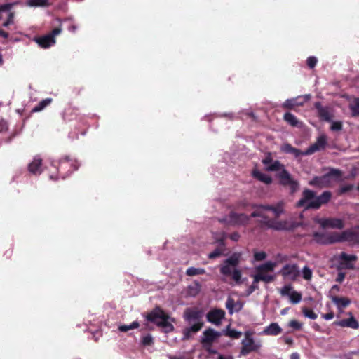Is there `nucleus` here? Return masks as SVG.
<instances>
[{
    "instance_id": "4d7b16f0",
    "label": "nucleus",
    "mask_w": 359,
    "mask_h": 359,
    "mask_svg": "<svg viewBox=\"0 0 359 359\" xmlns=\"http://www.w3.org/2000/svg\"><path fill=\"white\" fill-rule=\"evenodd\" d=\"M11 4H6L0 6V19L1 18V13L3 11H9L12 8Z\"/></svg>"
},
{
    "instance_id": "f03ea898",
    "label": "nucleus",
    "mask_w": 359,
    "mask_h": 359,
    "mask_svg": "<svg viewBox=\"0 0 359 359\" xmlns=\"http://www.w3.org/2000/svg\"><path fill=\"white\" fill-rule=\"evenodd\" d=\"M203 316V311L202 309L197 307L186 309L184 313L185 320L189 324L194 323L183 330L184 339H189L191 337V333H196L201 330L204 325V323L202 321Z\"/></svg>"
},
{
    "instance_id": "0e129e2a",
    "label": "nucleus",
    "mask_w": 359,
    "mask_h": 359,
    "mask_svg": "<svg viewBox=\"0 0 359 359\" xmlns=\"http://www.w3.org/2000/svg\"><path fill=\"white\" fill-rule=\"evenodd\" d=\"M345 275L343 273H339L337 277L336 278V281L338 283H341L344 279Z\"/></svg>"
},
{
    "instance_id": "9b49d317",
    "label": "nucleus",
    "mask_w": 359,
    "mask_h": 359,
    "mask_svg": "<svg viewBox=\"0 0 359 359\" xmlns=\"http://www.w3.org/2000/svg\"><path fill=\"white\" fill-rule=\"evenodd\" d=\"M313 237L317 243L321 245H330L337 243V232L330 233L314 232Z\"/></svg>"
},
{
    "instance_id": "a19ab883",
    "label": "nucleus",
    "mask_w": 359,
    "mask_h": 359,
    "mask_svg": "<svg viewBox=\"0 0 359 359\" xmlns=\"http://www.w3.org/2000/svg\"><path fill=\"white\" fill-rule=\"evenodd\" d=\"M350 109L353 116H359V98H355L350 104Z\"/></svg>"
},
{
    "instance_id": "774afa93",
    "label": "nucleus",
    "mask_w": 359,
    "mask_h": 359,
    "mask_svg": "<svg viewBox=\"0 0 359 359\" xmlns=\"http://www.w3.org/2000/svg\"><path fill=\"white\" fill-rule=\"evenodd\" d=\"M299 354L297 353H293L290 355V359H299Z\"/></svg>"
},
{
    "instance_id": "f704fd0d",
    "label": "nucleus",
    "mask_w": 359,
    "mask_h": 359,
    "mask_svg": "<svg viewBox=\"0 0 359 359\" xmlns=\"http://www.w3.org/2000/svg\"><path fill=\"white\" fill-rule=\"evenodd\" d=\"M201 288V284L196 281L193 285L188 287V293L189 295L195 297L200 292Z\"/></svg>"
},
{
    "instance_id": "8fccbe9b",
    "label": "nucleus",
    "mask_w": 359,
    "mask_h": 359,
    "mask_svg": "<svg viewBox=\"0 0 359 359\" xmlns=\"http://www.w3.org/2000/svg\"><path fill=\"white\" fill-rule=\"evenodd\" d=\"M317 58L314 56H310L308 57L307 60H306V64H307V66L311 68V69H313L317 64Z\"/></svg>"
},
{
    "instance_id": "13d9d810",
    "label": "nucleus",
    "mask_w": 359,
    "mask_h": 359,
    "mask_svg": "<svg viewBox=\"0 0 359 359\" xmlns=\"http://www.w3.org/2000/svg\"><path fill=\"white\" fill-rule=\"evenodd\" d=\"M248 205V203L245 201H241L236 203V208L237 209H243L245 208Z\"/></svg>"
},
{
    "instance_id": "0eeeda50",
    "label": "nucleus",
    "mask_w": 359,
    "mask_h": 359,
    "mask_svg": "<svg viewBox=\"0 0 359 359\" xmlns=\"http://www.w3.org/2000/svg\"><path fill=\"white\" fill-rule=\"evenodd\" d=\"M239 261L240 255L234 253L224 261V264L220 268V273L224 276H231L232 279L236 284L241 283V272L236 269L232 271V267L237 266Z\"/></svg>"
},
{
    "instance_id": "49530a36",
    "label": "nucleus",
    "mask_w": 359,
    "mask_h": 359,
    "mask_svg": "<svg viewBox=\"0 0 359 359\" xmlns=\"http://www.w3.org/2000/svg\"><path fill=\"white\" fill-rule=\"evenodd\" d=\"M354 188V186L353 184H346L341 186L339 189V194L341 195L344 194L348 191H351Z\"/></svg>"
},
{
    "instance_id": "9d476101",
    "label": "nucleus",
    "mask_w": 359,
    "mask_h": 359,
    "mask_svg": "<svg viewBox=\"0 0 359 359\" xmlns=\"http://www.w3.org/2000/svg\"><path fill=\"white\" fill-rule=\"evenodd\" d=\"M280 180V184L283 186H289L292 192H295L299 187V183L295 181L292 177L289 172L283 169L277 175Z\"/></svg>"
},
{
    "instance_id": "e433bc0d",
    "label": "nucleus",
    "mask_w": 359,
    "mask_h": 359,
    "mask_svg": "<svg viewBox=\"0 0 359 359\" xmlns=\"http://www.w3.org/2000/svg\"><path fill=\"white\" fill-rule=\"evenodd\" d=\"M205 273V270L202 268L189 267L186 271V275L194 276Z\"/></svg>"
},
{
    "instance_id": "4c0bfd02",
    "label": "nucleus",
    "mask_w": 359,
    "mask_h": 359,
    "mask_svg": "<svg viewBox=\"0 0 359 359\" xmlns=\"http://www.w3.org/2000/svg\"><path fill=\"white\" fill-rule=\"evenodd\" d=\"M285 169L284 165L280 163L279 161H273L271 165L267 166L266 170L268 171H278Z\"/></svg>"
},
{
    "instance_id": "680f3d73",
    "label": "nucleus",
    "mask_w": 359,
    "mask_h": 359,
    "mask_svg": "<svg viewBox=\"0 0 359 359\" xmlns=\"http://www.w3.org/2000/svg\"><path fill=\"white\" fill-rule=\"evenodd\" d=\"M207 352L211 354H216L217 352L216 350L212 348V346H203Z\"/></svg>"
},
{
    "instance_id": "473e14b6",
    "label": "nucleus",
    "mask_w": 359,
    "mask_h": 359,
    "mask_svg": "<svg viewBox=\"0 0 359 359\" xmlns=\"http://www.w3.org/2000/svg\"><path fill=\"white\" fill-rule=\"evenodd\" d=\"M26 4L30 7H47L50 5L48 0H27Z\"/></svg>"
},
{
    "instance_id": "de8ad7c7",
    "label": "nucleus",
    "mask_w": 359,
    "mask_h": 359,
    "mask_svg": "<svg viewBox=\"0 0 359 359\" xmlns=\"http://www.w3.org/2000/svg\"><path fill=\"white\" fill-rule=\"evenodd\" d=\"M343 124L341 121L332 122L330 129L333 131H340L342 130Z\"/></svg>"
},
{
    "instance_id": "3c124183",
    "label": "nucleus",
    "mask_w": 359,
    "mask_h": 359,
    "mask_svg": "<svg viewBox=\"0 0 359 359\" xmlns=\"http://www.w3.org/2000/svg\"><path fill=\"white\" fill-rule=\"evenodd\" d=\"M289 326L295 330H299L302 327V324L296 320H292L289 323Z\"/></svg>"
},
{
    "instance_id": "a18cd8bd",
    "label": "nucleus",
    "mask_w": 359,
    "mask_h": 359,
    "mask_svg": "<svg viewBox=\"0 0 359 359\" xmlns=\"http://www.w3.org/2000/svg\"><path fill=\"white\" fill-rule=\"evenodd\" d=\"M302 276L305 280H309L312 278V271L307 266H305L302 269Z\"/></svg>"
},
{
    "instance_id": "2f4dec72",
    "label": "nucleus",
    "mask_w": 359,
    "mask_h": 359,
    "mask_svg": "<svg viewBox=\"0 0 359 359\" xmlns=\"http://www.w3.org/2000/svg\"><path fill=\"white\" fill-rule=\"evenodd\" d=\"M283 120L291 126L296 127L299 126V121L297 117L290 112H286L283 116Z\"/></svg>"
},
{
    "instance_id": "69168bd1",
    "label": "nucleus",
    "mask_w": 359,
    "mask_h": 359,
    "mask_svg": "<svg viewBox=\"0 0 359 359\" xmlns=\"http://www.w3.org/2000/svg\"><path fill=\"white\" fill-rule=\"evenodd\" d=\"M9 34L8 32L4 31L3 29H0V36L4 37V39H7Z\"/></svg>"
},
{
    "instance_id": "e2e57ef3",
    "label": "nucleus",
    "mask_w": 359,
    "mask_h": 359,
    "mask_svg": "<svg viewBox=\"0 0 359 359\" xmlns=\"http://www.w3.org/2000/svg\"><path fill=\"white\" fill-rule=\"evenodd\" d=\"M334 314L332 311L323 315V318L327 320L332 319L334 318Z\"/></svg>"
},
{
    "instance_id": "393cba45",
    "label": "nucleus",
    "mask_w": 359,
    "mask_h": 359,
    "mask_svg": "<svg viewBox=\"0 0 359 359\" xmlns=\"http://www.w3.org/2000/svg\"><path fill=\"white\" fill-rule=\"evenodd\" d=\"M259 207L264 210L272 211L276 217H279L283 212V203L281 202L278 203L275 206L271 205L260 204Z\"/></svg>"
},
{
    "instance_id": "864d4df0",
    "label": "nucleus",
    "mask_w": 359,
    "mask_h": 359,
    "mask_svg": "<svg viewBox=\"0 0 359 359\" xmlns=\"http://www.w3.org/2000/svg\"><path fill=\"white\" fill-rule=\"evenodd\" d=\"M8 129V124L7 121L1 118H0V133L6 132Z\"/></svg>"
},
{
    "instance_id": "bb28decb",
    "label": "nucleus",
    "mask_w": 359,
    "mask_h": 359,
    "mask_svg": "<svg viewBox=\"0 0 359 359\" xmlns=\"http://www.w3.org/2000/svg\"><path fill=\"white\" fill-rule=\"evenodd\" d=\"M332 301L337 306L339 309L347 307L351 304V300L347 297L332 296Z\"/></svg>"
},
{
    "instance_id": "6e6552de",
    "label": "nucleus",
    "mask_w": 359,
    "mask_h": 359,
    "mask_svg": "<svg viewBox=\"0 0 359 359\" xmlns=\"http://www.w3.org/2000/svg\"><path fill=\"white\" fill-rule=\"evenodd\" d=\"M62 29L60 27H55L53 31L44 36L36 37L34 41L38 45L43 48H47L55 43V36L60 34Z\"/></svg>"
},
{
    "instance_id": "c85d7f7f",
    "label": "nucleus",
    "mask_w": 359,
    "mask_h": 359,
    "mask_svg": "<svg viewBox=\"0 0 359 359\" xmlns=\"http://www.w3.org/2000/svg\"><path fill=\"white\" fill-rule=\"evenodd\" d=\"M276 266V263L272 262H267L257 267V273L272 272Z\"/></svg>"
},
{
    "instance_id": "a878e982",
    "label": "nucleus",
    "mask_w": 359,
    "mask_h": 359,
    "mask_svg": "<svg viewBox=\"0 0 359 359\" xmlns=\"http://www.w3.org/2000/svg\"><path fill=\"white\" fill-rule=\"evenodd\" d=\"M252 175L255 179L266 184H271L272 183V178L269 175L264 174L258 170H254Z\"/></svg>"
},
{
    "instance_id": "5701e85b",
    "label": "nucleus",
    "mask_w": 359,
    "mask_h": 359,
    "mask_svg": "<svg viewBox=\"0 0 359 359\" xmlns=\"http://www.w3.org/2000/svg\"><path fill=\"white\" fill-rule=\"evenodd\" d=\"M309 184L312 187L323 188L327 187L329 186V183L326 179V176L325 175L322 176H316L314 177L309 182Z\"/></svg>"
},
{
    "instance_id": "ddd939ff",
    "label": "nucleus",
    "mask_w": 359,
    "mask_h": 359,
    "mask_svg": "<svg viewBox=\"0 0 359 359\" xmlns=\"http://www.w3.org/2000/svg\"><path fill=\"white\" fill-rule=\"evenodd\" d=\"M250 220V217L245 213H237L234 211L229 212V225L245 226Z\"/></svg>"
},
{
    "instance_id": "58836bf2",
    "label": "nucleus",
    "mask_w": 359,
    "mask_h": 359,
    "mask_svg": "<svg viewBox=\"0 0 359 359\" xmlns=\"http://www.w3.org/2000/svg\"><path fill=\"white\" fill-rule=\"evenodd\" d=\"M298 105H302V103H297V99H287L283 102V107L287 109H292Z\"/></svg>"
},
{
    "instance_id": "603ef678",
    "label": "nucleus",
    "mask_w": 359,
    "mask_h": 359,
    "mask_svg": "<svg viewBox=\"0 0 359 359\" xmlns=\"http://www.w3.org/2000/svg\"><path fill=\"white\" fill-rule=\"evenodd\" d=\"M222 254V250L217 248L208 255V258L210 259L217 258Z\"/></svg>"
},
{
    "instance_id": "412c9836",
    "label": "nucleus",
    "mask_w": 359,
    "mask_h": 359,
    "mask_svg": "<svg viewBox=\"0 0 359 359\" xmlns=\"http://www.w3.org/2000/svg\"><path fill=\"white\" fill-rule=\"evenodd\" d=\"M314 107L318 111V116L321 121H331V114L328 107H323L320 102L314 104Z\"/></svg>"
},
{
    "instance_id": "f257e3e1",
    "label": "nucleus",
    "mask_w": 359,
    "mask_h": 359,
    "mask_svg": "<svg viewBox=\"0 0 359 359\" xmlns=\"http://www.w3.org/2000/svg\"><path fill=\"white\" fill-rule=\"evenodd\" d=\"M332 198V193L329 191H323L320 196H316V193L309 189L302 191V198L297 202V206L304 207L305 210H318L323 205L327 204Z\"/></svg>"
},
{
    "instance_id": "423d86ee",
    "label": "nucleus",
    "mask_w": 359,
    "mask_h": 359,
    "mask_svg": "<svg viewBox=\"0 0 359 359\" xmlns=\"http://www.w3.org/2000/svg\"><path fill=\"white\" fill-rule=\"evenodd\" d=\"M55 167L57 169V174L50 175V179L53 180H57L60 177L65 179L76 170L79 165L76 160L72 159L69 156H65L59 161L57 165Z\"/></svg>"
},
{
    "instance_id": "72a5a7b5",
    "label": "nucleus",
    "mask_w": 359,
    "mask_h": 359,
    "mask_svg": "<svg viewBox=\"0 0 359 359\" xmlns=\"http://www.w3.org/2000/svg\"><path fill=\"white\" fill-rule=\"evenodd\" d=\"M259 206H260V205H257V204L252 205V208H256V210L251 213V215H250V218L251 217L264 218V217H268L264 212V211L265 210H264L263 208H261Z\"/></svg>"
},
{
    "instance_id": "20e7f679",
    "label": "nucleus",
    "mask_w": 359,
    "mask_h": 359,
    "mask_svg": "<svg viewBox=\"0 0 359 359\" xmlns=\"http://www.w3.org/2000/svg\"><path fill=\"white\" fill-rule=\"evenodd\" d=\"M257 226L262 230L273 229L275 231H292L299 226V223L287 221L271 219L269 217L261 218L256 221Z\"/></svg>"
},
{
    "instance_id": "6ab92c4d",
    "label": "nucleus",
    "mask_w": 359,
    "mask_h": 359,
    "mask_svg": "<svg viewBox=\"0 0 359 359\" xmlns=\"http://www.w3.org/2000/svg\"><path fill=\"white\" fill-rule=\"evenodd\" d=\"M351 316L350 318L342 319L339 321L334 322L335 325L340 326L341 327H350L354 330H357L359 328V322L357 319L352 315L351 313H349Z\"/></svg>"
},
{
    "instance_id": "ea45409f",
    "label": "nucleus",
    "mask_w": 359,
    "mask_h": 359,
    "mask_svg": "<svg viewBox=\"0 0 359 359\" xmlns=\"http://www.w3.org/2000/svg\"><path fill=\"white\" fill-rule=\"evenodd\" d=\"M140 326V324L137 321H134L130 325H119L118 329L120 332H128V330H133V329H136V328H138Z\"/></svg>"
},
{
    "instance_id": "bf43d9fd",
    "label": "nucleus",
    "mask_w": 359,
    "mask_h": 359,
    "mask_svg": "<svg viewBox=\"0 0 359 359\" xmlns=\"http://www.w3.org/2000/svg\"><path fill=\"white\" fill-rule=\"evenodd\" d=\"M262 163L265 165H269L272 163L273 162V158H271V156L269 155H268L266 158H264V159H262Z\"/></svg>"
},
{
    "instance_id": "37998d69",
    "label": "nucleus",
    "mask_w": 359,
    "mask_h": 359,
    "mask_svg": "<svg viewBox=\"0 0 359 359\" xmlns=\"http://www.w3.org/2000/svg\"><path fill=\"white\" fill-rule=\"evenodd\" d=\"M236 302H235L234 299L231 297H229L226 302V307L229 311L230 314H232L234 311L233 309L236 306Z\"/></svg>"
},
{
    "instance_id": "f8f14e48",
    "label": "nucleus",
    "mask_w": 359,
    "mask_h": 359,
    "mask_svg": "<svg viewBox=\"0 0 359 359\" xmlns=\"http://www.w3.org/2000/svg\"><path fill=\"white\" fill-rule=\"evenodd\" d=\"M221 335V332L209 327L203 332L200 342L202 346H212L213 342L220 337Z\"/></svg>"
},
{
    "instance_id": "4be33fe9",
    "label": "nucleus",
    "mask_w": 359,
    "mask_h": 359,
    "mask_svg": "<svg viewBox=\"0 0 359 359\" xmlns=\"http://www.w3.org/2000/svg\"><path fill=\"white\" fill-rule=\"evenodd\" d=\"M283 330L277 323H272L266 327L262 334L268 336H277L282 332Z\"/></svg>"
},
{
    "instance_id": "4468645a",
    "label": "nucleus",
    "mask_w": 359,
    "mask_h": 359,
    "mask_svg": "<svg viewBox=\"0 0 359 359\" xmlns=\"http://www.w3.org/2000/svg\"><path fill=\"white\" fill-rule=\"evenodd\" d=\"M260 347L261 344H255L254 339L246 334V338L242 341L241 353L243 355H247L252 351H257Z\"/></svg>"
},
{
    "instance_id": "aec40b11",
    "label": "nucleus",
    "mask_w": 359,
    "mask_h": 359,
    "mask_svg": "<svg viewBox=\"0 0 359 359\" xmlns=\"http://www.w3.org/2000/svg\"><path fill=\"white\" fill-rule=\"evenodd\" d=\"M341 264L346 269H354L355 266L353 262L358 259V257L355 255H348L346 252H341L339 255Z\"/></svg>"
},
{
    "instance_id": "a211bd4d",
    "label": "nucleus",
    "mask_w": 359,
    "mask_h": 359,
    "mask_svg": "<svg viewBox=\"0 0 359 359\" xmlns=\"http://www.w3.org/2000/svg\"><path fill=\"white\" fill-rule=\"evenodd\" d=\"M280 273L284 278H288L292 280H295L299 276V271L297 264H286L282 268Z\"/></svg>"
},
{
    "instance_id": "c03bdc74",
    "label": "nucleus",
    "mask_w": 359,
    "mask_h": 359,
    "mask_svg": "<svg viewBox=\"0 0 359 359\" xmlns=\"http://www.w3.org/2000/svg\"><path fill=\"white\" fill-rule=\"evenodd\" d=\"M141 342L144 346H151L154 343V339L151 335L149 334L142 337Z\"/></svg>"
},
{
    "instance_id": "dca6fc26",
    "label": "nucleus",
    "mask_w": 359,
    "mask_h": 359,
    "mask_svg": "<svg viewBox=\"0 0 359 359\" xmlns=\"http://www.w3.org/2000/svg\"><path fill=\"white\" fill-rule=\"evenodd\" d=\"M292 287L291 285H285L280 290V293L283 297L288 296L290 297V300L291 303L293 304H297L300 302L302 298V295L300 292L292 290Z\"/></svg>"
},
{
    "instance_id": "2eb2a0df",
    "label": "nucleus",
    "mask_w": 359,
    "mask_h": 359,
    "mask_svg": "<svg viewBox=\"0 0 359 359\" xmlns=\"http://www.w3.org/2000/svg\"><path fill=\"white\" fill-rule=\"evenodd\" d=\"M225 318V311L220 309H213L208 312L207 320L217 326L222 324V320Z\"/></svg>"
},
{
    "instance_id": "1a4fd4ad",
    "label": "nucleus",
    "mask_w": 359,
    "mask_h": 359,
    "mask_svg": "<svg viewBox=\"0 0 359 359\" xmlns=\"http://www.w3.org/2000/svg\"><path fill=\"white\" fill-rule=\"evenodd\" d=\"M348 242L352 245L359 244V231L347 229L341 233H337V243Z\"/></svg>"
},
{
    "instance_id": "f3484780",
    "label": "nucleus",
    "mask_w": 359,
    "mask_h": 359,
    "mask_svg": "<svg viewBox=\"0 0 359 359\" xmlns=\"http://www.w3.org/2000/svg\"><path fill=\"white\" fill-rule=\"evenodd\" d=\"M318 224L323 229L332 228L342 229L344 227V223L342 219L333 217L320 219L318 221Z\"/></svg>"
},
{
    "instance_id": "39448f33",
    "label": "nucleus",
    "mask_w": 359,
    "mask_h": 359,
    "mask_svg": "<svg viewBox=\"0 0 359 359\" xmlns=\"http://www.w3.org/2000/svg\"><path fill=\"white\" fill-rule=\"evenodd\" d=\"M147 321L156 324L168 333L174 330V326L168 320L170 319V316L166 313L162 309L158 306L154 308L151 312L146 316Z\"/></svg>"
},
{
    "instance_id": "5fc2aeb1",
    "label": "nucleus",
    "mask_w": 359,
    "mask_h": 359,
    "mask_svg": "<svg viewBox=\"0 0 359 359\" xmlns=\"http://www.w3.org/2000/svg\"><path fill=\"white\" fill-rule=\"evenodd\" d=\"M266 257V254L263 251L255 252L254 255L255 259L257 261H262Z\"/></svg>"
},
{
    "instance_id": "cd10ccee",
    "label": "nucleus",
    "mask_w": 359,
    "mask_h": 359,
    "mask_svg": "<svg viewBox=\"0 0 359 359\" xmlns=\"http://www.w3.org/2000/svg\"><path fill=\"white\" fill-rule=\"evenodd\" d=\"M255 283H259V281H263L266 283H272L275 280V276L269 275L265 273H257L255 275Z\"/></svg>"
},
{
    "instance_id": "7c9ffc66",
    "label": "nucleus",
    "mask_w": 359,
    "mask_h": 359,
    "mask_svg": "<svg viewBox=\"0 0 359 359\" xmlns=\"http://www.w3.org/2000/svg\"><path fill=\"white\" fill-rule=\"evenodd\" d=\"M328 183H330V178H334L336 180H339L342 176V172L339 169L330 168L329 172L325 174Z\"/></svg>"
},
{
    "instance_id": "338daca9",
    "label": "nucleus",
    "mask_w": 359,
    "mask_h": 359,
    "mask_svg": "<svg viewBox=\"0 0 359 359\" xmlns=\"http://www.w3.org/2000/svg\"><path fill=\"white\" fill-rule=\"evenodd\" d=\"M236 304V305L234 307V308H236L235 311H239L240 310H241V309L243 307V304L241 303L240 302H237Z\"/></svg>"
},
{
    "instance_id": "79ce46f5",
    "label": "nucleus",
    "mask_w": 359,
    "mask_h": 359,
    "mask_svg": "<svg viewBox=\"0 0 359 359\" xmlns=\"http://www.w3.org/2000/svg\"><path fill=\"white\" fill-rule=\"evenodd\" d=\"M302 313L306 317L310 319L315 320L318 317L317 314L312 309H308L306 307L302 308Z\"/></svg>"
},
{
    "instance_id": "c9c22d12",
    "label": "nucleus",
    "mask_w": 359,
    "mask_h": 359,
    "mask_svg": "<svg viewBox=\"0 0 359 359\" xmlns=\"http://www.w3.org/2000/svg\"><path fill=\"white\" fill-rule=\"evenodd\" d=\"M224 334L232 339H239L242 335V332L236 330L230 329V325H228L226 330L224 331Z\"/></svg>"
},
{
    "instance_id": "6e6d98bb",
    "label": "nucleus",
    "mask_w": 359,
    "mask_h": 359,
    "mask_svg": "<svg viewBox=\"0 0 359 359\" xmlns=\"http://www.w3.org/2000/svg\"><path fill=\"white\" fill-rule=\"evenodd\" d=\"M14 13L13 12L9 13L7 20L3 23L4 27H8L13 23Z\"/></svg>"
},
{
    "instance_id": "b1692460",
    "label": "nucleus",
    "mask_w": 359,
    "mask_h": 359,
    "mask_svg": "<svg viewBox=\"0 0 359 359\" xmlns=\"http://www.w3.org/2000/svg\"><path fill=\"white\" fill-rule=\"evenodd\" d=\"M42 160L39 157H35L34 160L28 165L29 171L34 175L40 174L41 172V166Z\"/></svg>"
},
{
    "instance_id": "09e8293b",
    "label": "nucleus",
    "mask_w": 359,
    "mask_h": 359,
    "mask_svg": "<svg viewBox=\"0 0 359 359\" xmlns=\"http://www.w3.org/2000/svg\"><path fill=\"white\" fill-rule=\"evenodd\" d=\"M258 288V283H255V277L254 276V280L252 285L247 290V296L251 294L254 291H255Z\"/></svg>"
},
{
    "instance_id": "c756f323",
    "label": "nucleus",
    "mask_w": 359,
    "mask_h": 359,
    "mask_svg": "<svg viewBox=\"0 0 359 359\" xmlns=\"http://www.w3.org/2000/svg\"><path fill=\"white\" fill-rule=\"evenodd\" d=\"M53 102L52 98H46L42 100L39 102L37 105H36L32 109V113L39 112L45 109L47 106Z\"/></svg>"
},
{
    "instance_id": "052dcab7",
    "label": "nucleus",
    "mask_w": 359,
    "mask_h": 359,
    "mask_svg": "<svg viewBox=\"0 0 359 359\" xmlns=\"http://www.w3.org/2000/svg\"><path fill=\"white\" fill-rule=\"evenodd\" d=\"M229 238L234 241H238L240 238V234L238 232H233L229 236Z\"/></svg>"
},
{
    "instance_id": "7ed1b4c3",
    "label": "nucleus",
    "mask_w": 359,
    "mask_h": 359,
    "mask_svg": "<svg viewBox=\"0 0 359 359\" xmlns=\"http://www.w3.org/2000/svg\"><path fill=\"white\" fill-rule=\"evenodd\" d=\"M327 144V137L325 135H322L317 138V140L305 151H302L299 149L293 147L290 144L286 143L281 147V151L285 154H292L295 158L302 156H309L316 151L323 150Z\"/></svg>"
}]
</instances>
